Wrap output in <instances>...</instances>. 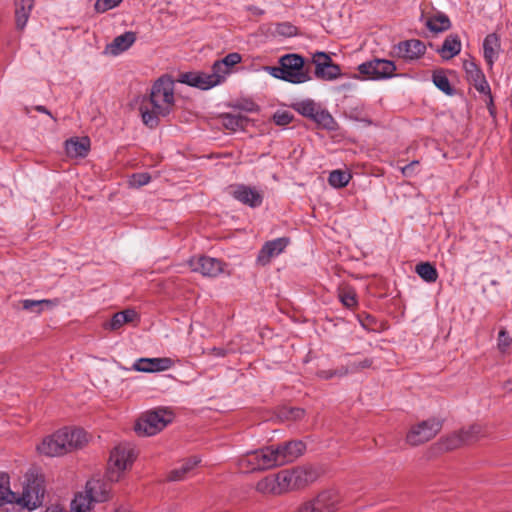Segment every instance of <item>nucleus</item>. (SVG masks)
I'll return each mask as SVG.
<instances>
[{
  "mask_svg": "<svg viewBox=\"0 0 512 512\" xmlns=\"http://www.w3.org/2000/svg\"><path fill=\"white\" fill-rule=\"evenodd\" d=\"M174 82L169 77L159 78L152 86L149 97L144 98L140 105L143 123L155 128L161 117L168 116L174 108Z\"/></svg>",
  "mask_w": 512,
  "mask_h": 512,
  "instance_id": "nucleus-1",
  "label": "nucleus"
},
{
  "mask_svg": "<svg viewBox=\"0 0 512 512\" xmlns=\"http://www.w3.org/2000/svg\"><path fill=\"white\" fill-rule=\"evenodd\" d=\"M87 442L88 435L84 430L65 427L45 437L37 446V450L49 457L62 456L82 448Z\"/></svg>",
  "mask_w": 512,
  "mask_h": 512,
  "instance_id": "nucleus-2",
  "label": "nucleus"
},
{
  "mask_svg": "<svg viewBox=\"0 0 512 512\" xmlns=\"http://www.w3.org/2000/svg\"><path fill=\"white\" fill-rule=\"evenodd\" d=\"M108 498L106 485L98 480L91 479L86 482L82 491L75 494L70 504V512H89L94 503L103 502ZM45 512H67L59 505L48 507Z\"/></svg>",
  "mask_w": 512,
  "mask_h": 512,
  "instance_id": "nucleus-3",
  "label": "nucleus"
},
{
  "mask_svg": "<svg viewBox=\"0 0 512 512\" xmlns=\"http://www.w3.org/2000/svg\"><path fill=\"white\" fill-rule=\"evenodd\" d=\"M279 67H271L272 76L284 81L300 84L310 80L308 72L304 68V59L298 54H287L280 58Z\"/></svg>",
  "mask_w": 512,
  "mask_h": 512,
  "instance_id": "nucleus-4",
  "label": "nucleus"
},
{
  "mask_svg": "<svg viewBox=\"0 0 512 512\" xmlns=\"http://www.w3.org/2000/svg\"><path fill=\"white\" fill-rule=\"evenodd\" d=\"M135 459L134 449L130 444H119L110 453L107 466V479L118 482L124 472L132 467Z\"/></svg>",
  "mask_w": 512,
  "mask_h": 512,
  "instance_id": "nucleus-5",
  "label": "nucleus"
},
{
  "mask_svg": "<svg viewBox=\"0 0 512 512\" xmlns=\"http://www.w3.org/2000/svg\"><path fill=\"white\" fill-rule=\"evenodd\" d=\"M172 421V414L159 409L143 414L135 424V431L139 436H152L164 429Z\"/></svg>",
  "mask_w": 512,
  "mask_h": 512,
  "instance_id": "nucleus-6",
  "label": "nucleus"
},
{
  "mask_svg": "<svg viewBox=\"0 0 512 512\" xmlns=\"http://www.w3.org/2000/svg\"><path fill=\"white\" fill-rule=\"evenodd\" d=\"M45 497V485L43 476L27 475L20 494L21 507L34 510L41 506Z\"/></svg>",
  "mask_w": 512,
  "mask_h": 512,
  "instance_id": "nucleus-7",
  "label": "nucleus"
},
{
  "mask_svg": "<svg viewBox=\"0 0 512 512\" xmlns=\"http://www.w3.org/2000/svg\"><path fill=\"white\" fill-rule=\"evenodd\" d=\"M442 422L431 418L422 421L410 428L406 435V442L411 446H418L433 439L441 430Z\"/></svg>",
  "mask_w": 512,
  "mask_h": 512,
  "instance_id": "nucleus-8",
  "label": "nucleus"
},
{
  "mask_svg": "<svg viewBox=\"0 0 512 512\" xmlns=\"http://www.w3.org/2000/svg\"><path fill=\"white\" fill-rule=\"evenodd\" d=\"M396 69L393 61L379 58L364 62L358 67L360 74L372 80L392 78L396 75Z\"/></svg>",
  "mask_w": 512,
  "mask_h": 512,
  "instance_id": "nucleus-9",
  "label": "nucleus"
},
{
  "mask_svg": "<svg viewBox=\"0 0 512 512\" xmlns=\"http://www.w3.org/2000/svg\"><path fill=\"white\" fill-rule=\"evenodd\" d=\"M181 83L193 86L202 90H208L223 83L222 76L216 70L211 73L206 72H188L180 76Z\"/></svg>",
  "mask_w": 512,
  "mask_h": 512,
  "instance_id": "nucleus-10",
  "label": "nucleus"
},
{
  "mask_svg": "<svg viewBox=\"0 0 512 512\" xmlns=\"http://www.w3.org/2000/svg\"><path fill=\"white\" fill-rule=\"evenodd\" d=\"M188 264L193 272H199L207 277H216L223 272V263L212 257L199 256L191 258Z\"/></svg>",
  "mask_w": 512,
  "mask_h": 512,
  "instance_id": "nucleus-11",
  "label": "nucleus"
},
{
  "mask_svg": "<svg viewBox=\"0 0 512 512\" xmlns=\"http://www.w3.org/2000/svg\"><path fill=\"white\" fill-rule=\"evenodd\" d=\"M230 193L236 200L252 208L259 207L263 202L262 193L255 187L239 184L232 186Z\"/></svg>",
  "mask_w": 512,
  "mask_h": 512,
  "instance_id": "nucleus-12",
  "label": "nucleus"
},
{
  "mask_svg": "<svg viewBox=\"0 0 512 512\" xmlns=\"http://www.w3.org/2000/svg\"><path fill=\"white\" fill-rule=\"evenodd\" d=\"M174 366V360L169 357L159 358H139L132 366V369L138 372L156 373L171 369Z\"/></svg>",
  "mask_w": 512,
  "mask_h": 512,
  "instance_id": "nucleus-13",
  "label": "nucleus"
},
{
  "mask_svg": "<svg viewBox=\"0 0 512 512\" xmlns=\"http://www.w3.org/2000/svg\"><path fill=\"white\" fill-rule=\"evenodd\" d=\"M393 51L397 57L412 61L424 55L426 46L422 41L412 39L398 43L394 46Z\"/></svg>",
  "mask_w": 512,
  "mask_h": 512,
  "instance_id": "nucleus-14",
  "label": "nucleus"
},
{
  "mask_svg": "<svg viewBox=\"0 0 512 512\" xmlns=\"http://www.w3.org/2000/svg\"><path fill=\"white\" fill-rule=\"evenodd\" d=\"M463 68L465 70L467 80L474 86V88L481 94L490 95V86L482 70L475 64V62L465 60Z\"/></svg>",
  "mask_w": 512,
  "mask_h": 512,
  "instance_id": "nucleus-15",
  "label": "nucleus"
},
{
  "mask_svg": "<svg viewBox=\"0 0 512 512\" xmlns=\"http://www.w3.org/2000/svg\"><path fill=\"white\" fill-rule=\"evenodd\" d=\"M275 449L278 455V462L282 466L293 462L301 456L306 449V445L300 440H294L276 445Z\"/></svg>",
  "mask_w": 512,
  "mask_h": 512,
  "instance_id": "nucleus-16",
  "label": "nucleus"
},
{
  "mask_svg": "<svg viewBox=\"0 0 512 512\" xmlns=\"http://www.w3.org/2000/svg\"><path fill=\"white\" fill-rule=\"evenodd\" d=\"M289 244V239L286 237L277 238L266 242L259 251L257 261L262 264H268L272 258L281 254Z\"/></svg>",
  "mask_w": 512,
  "mask_h": 512,
  "instance_id": "nucleus-17",
  "label": "nucleus"
},
{
  "mask_svg": "<svg viewBox=\"0 0 512 512\" xmlns=\"http://www.w3.org/2000/svg\"><path fill=\"white\" fill-rule=\"evenodd\" d=\"M136 41V34L132 31L125 32L113 39L111 43H109L104 53L111 56H118L121 53L128 50Z\"/></svg>",
  "mask_w": 512,
  "mask_h": 512,
  "instance_id": "nucleus-18",
  "label": "nucleus"
},
{
  "mask_svg": "<svg viewBox=\"0 0 512 512\" xmlns=\"http://www.w3.org/2000/svg\"><path fill=\"white\" fill-rule=\"evenodd\" d=\"M339 503V495L334 490L321 492L312 504L319 512H335Z\"/></svg>",
  "mask_w": 512,
  "mask_h": 512,
  "instance_id": "nucleus-19",
  "label": "nucleus"
},
{
  "mask_svg": "<svg viewBox=\"0 0 512 512\" xmlns=\"http://www.w3.org/2000/svg\"><path fill=\"white\" fill-rule=\"evenodd\" d=\"M292 470L296 480L295 483L297 489L304 488L307 485L315 482L320 476L319 470L313 466H300Z\"/></svg>",
  "mask_w": 512,
  "mask_h": 512,
  "instance_id": "nucleus-20",
  "label": "nucleus"
},
{
  "mask_svg": "<svg viewBox=\"0 0 512 512\" xmlns=\"http://www.w3.org/2000/svg\"><path fill=\"white\" fill-rule=\"evenodd\" d=\"M15 22L19 30H23L34 7V0H15Z\"/></svg>",
  "mask_w": 512,
  "mask_h": 512,
  "instance_id": "nucleus-21",
  "label": "nucleus"
},
{
  "mask_svg": "<svg viewBox=\"0 0 512 512\" xmlns=\"http://www.w3.org/2000/svg\"><path fill=\"white\" fill-rule=\"evenodd\" d=\"M65 150L70 157H85L90 150L88 137L71 138L65 142Z\"/></svg>",
  "mask_w": 512,
  "mask_h": 512,
  "instance_id": "nucleus-22",
  "label": "nucleus"
},
{
  "mask_svg": "<svg viewBox=\"0 0 512 512\" xmlns=\"http://www.w3.org/2000/svg\"><path fill=\"white\" fill-rule=\"evenodd\" d=\"M242 56L239 53L233 52L226 55L223 59L217 60L213 64V70H216L222 76L223 82L226 77L231 73L232 68L240 63Z\"/></svg>",
  "mask_w": 512,
  "mask_h": 512,
  "instance_id": "nucleus-23",
  "label": "nucleus"
},
{
  "mask_svg": "<svg viewBox=\"0 0 512 512\" xmlns=\"http://www.w3.org/2000/svg\"><path fill=\"white\" fill-rule=\"evenodd\" d=\"M500 50L499 38L492 33L485 37L483 42V55L487 64L492 67L494 61L498 58Z\"/></svg>",
  "mask_w": 512,
  "mask_h": 512,
  "instance_id": "nucleus-24",
  "label": "nucleus"
},
{
  "mask_svg": "<svg viewBox=\"0 0 512 512\" xmlns=\"http://www.w3.org/2000/svg\"><path fill=\"white\" fill-rule=\"evenodd\" d=\"M136 319H138L137 312L133 309H126L115 313L110 322L104 325V328L110 330H118L124 324L131 323Z\"/></svg>",
  "mask_w": 512,
  "mask_h": 512,
  "instance_id": "nucleus-25",
  "label": "nucleus"
},
{
  "mask_svg": "<svg viewBox=\"0 0 512 512\" xmlns=\"http://www.w3.org/2000/svg\"><path fill=\"white\" fill-rule=\"evenodd\" d=\"M461 51V41L458 35L451 34L444 40L441 49L439 50L442 58L451 59L458 55Z\"/></svg>",
  "mask_w": 512,
  "mask_h": 512,
  "instance_id": "nucleus-26",
  "label": "nucleus"
},
{
  "mask_svg": "<svg viewBox=\"0 0 512 512\" xmlns=\"http://www.w3.org/2000/svg\"><path fill=\"white\" fill-rule=\"evenodd\" d=\"M262 470L281 466L278 462V455L275 446H269L257 450Z\"/></svg>",
  "mask_w": 512,
  "mask_h": 512,
  "instance_id": "nucleus-27",
  "label": "nucleus"
},
{
  "mask_svg": "<svg viewBox=\"0 0 512 512\" xmlns=\"http://www.w3.org/2000/svg\"><path fill=\"white\" fill-rule=\"evenodd\" d=\"M425 25L430 31L434 33H441L447 31L451 27V22L445 14L436 13L426 18Z\"/></svg>",
  "mask_w": 512,
  "mask_h": 512,
  "instance_id": "nucleus-28",
  "label": "nucleus"
},
{
  "mask_svg": "<svg viewBox=\"0 0 512 512\" xmlns=\"http://www.w3.org/2000/svg\"><path fill=\"white\" fill-rule=\"evenodd\" d=\"M200 463V459L198 457H191L186 459L180 467L173 469L169 475L168 479L170 481H181L185 479L186 475L192 471L198 464Z\"/></svg>",
  "mask_w": 512,
  "mask_h": 512,
  "instance_id": "nucleus-29",
  "label": "nucleus"
},
{
  "mask_svg": "<svg viewBox=\"0 0 512 512\" xmlns=\"http://www.w3.org/2000/svg\"><path fill=\"white\" fill-rule=\"evenodd\" d=\"M221 119L223 126L231 131L243 130L249 123L248 118L240 113H227L222 115Z\"/></svg>",
  "mask_w": 512,
  "mask_h": 512,
  "instance_id": "nucleus-30",
  "label": "nucleus"
},
{
  "mask_svg": "<svg viewBox=\"0 0 512 512\" xmlns=\"http://www.w3.org/2000/svg\"><path fill=\"white\" fill-rule=\"evenodd\" d=\"M278 493L283 494L291 490H297L293 470H283L276 474Z\"/></svg>",
  "mask_w": 512,
  "mask_h": 512,
  "instance_id": "nucleus-31",
  "label": "nucleus"
},
{
  "mask_svg": "<svg viewBox=\"0 0 512 512\" xmlns=\"http://www.w3.org/2000/svg\"><path fill=\"white\" fill-rule=\"evenodd\" d=\"M21 305L24 310L40 314L44 309H49L57 305V300L42 299L32 300L24 299L21 300Z\"/></svg>",
  "mask_w": 512,
  "mask_h": 512,
  "instance_id": "nucleus-32",
  "label": "nucleus"
},
{
  "mask_svg": "<svg viewBox=\"0 0 512 512\" xmlns=\"http://www.w3.org/2000/svg\"><path fill=\"white\" fill-rule=\"evenodd\" d=\"M239 465L246 472L262 470L257 450L246 453L239 460Z\"/></svg>",
  "mask_w": 512,
  "mask_h": 512,
  "instance_id": "nucleus-33",
  "label": "nucleus"
},
{
  "mask_svg": "<svg viewBox=\"0 0 512 512\" xmlns=\"http://www.w3.org/2000/svg\"><path fill=\"white\" fill-rule=\"evenodd\" d=\"M256 490L262 494L280 495L278 493L276 474L266 476L258 481L256 484Z\"/></svg>",
  "mask_w": 512,
  "mask_h": 512,
  "instance_id": "nucleus-34",
  "label": "nucleus"
},
{
  "mask_svg": "<svg viewBox=\"0 0 512 512\" xmlns=\"http://www.w3.org/2000/svg\"><path fill=\"white\" fill-rule=\"evenodd\" d=\"M416 273L426 282L433 283L438 278L436 268L429 262H422L416 265Z\"/></svg>",
  "mask_w": 512,
  "mask_h": 512,
  "instance_id": "nucleus-35",
  "label": "nucleus"
},
{
  "mask_svg": "<svg viewBox=\"0 0 512 512\" xmlns=\"http://www.w3.org/2000/svg\"><path fill=\"white\" fill-rule=\"evenodd\" d=\"M312 120L327 130H334L336 126V122L332 115L328 111L320 109V107L315 112Z\"/></svg>",
  "mask_w": 512,
  "mask_h": 512,
  "instance_id": "nucleus-36",
  "label": "nucleus"
},
{
  "mask_svg": "<svg viewBox=\"0 0 512 512\" xmlns=\"http://www.w3.org/2000/svg\"><path fill=\"white\" fill-rule=\"evenodd\" d=\"M315 76L321 80H334L340 76V68L337 64H327L321 68H315Z\"/></svg>",
  "mask_w": 512,
  "mask_h": 512,
  "instance_id": "nucleus-37",
  "label": "nucleus"
},
{
  "mask_svg": "<svg viewBox=\"0 0 512 512\" xmlns=\"http://www.w3.org/2000/svg\"><path fill=\"white\" fill-rule=\"evenodd\" d=\"M351 179V174L342 170H334L330 173L328 182L335 188L345 187Z\"/></svg>",
  "mask_w": 512,
  "mask_h": 512,
  "instance_id": "nucleus-38",
  "label": "nucleus"
},
{
  "mask_svg": "<svg viewBox=\"0 0 512 512\" xmlns=\"http://www.w3.org/2000/svg\"><path fill=\"white\" fill-rule=\"evenodd\" d=\"M460 432L463 434L465 443L470 444L478 440L483 435L484 428L480 424H472L468 428L461 429Z\"/></svg>",
  "mask_w": 512,
  "mask_h": 512,
  "instance_id": "nucleus-39",
  "label": "nucleus"
},
{
  "mask_svg": "<svg viewBox=\"0 0 512 512\" xmlns=\"http://www.w3.org/2000/svg\"><path fill=\"white\" fill-rule=\"evenodd\" d=\"M0 502L6 504H16L21 507L20 494L10 490L9 487L0 483Z\"/></svg>",
  "mask_w": 512,
  "mask_h": 512,
  "instance_id": "nucleus-40",
  "label": "nucleus"
},
{
  "mask_svg": "<svg viewBox=\"0 0 512 512\" xmlns=\"http://www.w3.org/2000/svg\"><path fill=\"white\" fill-rule=\"evenodd\" d=\"M432 80H433V83L435 84V86L439 90L444 92L445 94L451 95L453 93V89L450 85V81L443 72H441V71L434 72L433 76H432Z\"/></svg>",
  "mask_w": 512,
  "mask_h": 512,
  "instance_id": "nucleus-41",
  "label": "nucleus"
},
{
  "mask_svg": "<svg viewBox=\"0 0 512 512\" xmlns=\"http://www.w3.org/2000/svg\"><path fill=\"white\" fill-rule=\"evenodd\" d=\"M463 445H466V443L463 439V434H461L460 431L455 432L442 440V446L445 450H454Z\"/></svg>",
  "mask_w": 512,
  "mask_h": 512,
  "instance_id": "nucleus-42",
  "label": "nucleus"
},
{
  "mask_svg": "<svg viewBox=\"0 0 512 512\" xmlns=\"http://www.w3.org/2000/svg\"><path fill=\"white\" fill-rule=\"evenodd\" d=\"M373 364V360L370 358H365L361 361H353L350 362L346 367H343V371L341 375H347L348 373H356L363 369L370 368Z\"/></svg>",
  "mask_w": 512,
  "mask_h": 512,
  "instance_id": "nucleus-43",
  "label": "nucleus"
},
{
  "mask_svg": "<svg viewBox=\"0 0 512 512\" xmlns=\"http://www.w3.org/2000/svg\"><path fill=\"white\" fill-rule=\"evenodd\" d=\"M319 107L312 100H304L295 105L297 112L305 117L312 119Z\"/></svg>",
  "mask_w": 512,
  "mask_h": 512,
  "instance_id": "nucleus-44",
  "label": "nucleus"
},
{
  "mask_svg": "<svg viewBox=\"0 0 512 512\" xmlns=\"http://www.w3.org/2000/svg\"><path fill=\"white\" fill-rule=\"evenodd\" d=\"M339 299L341 303L347 308H353L357 304L356 293L351 288L342 289L339 292Z\"/></svg>",
  "mask_w": 512,
  "mask_h": 512,
  "instance_id": "nucleus-45",
  "label": "nucleus"
},
{
  "mask_svg": "<svg viewBox=\"0 0 512 512\" xmlns=\"http://www.w3.org/2000/svg\"><path fill=\"white\" fill-rule=\"evenodd\" d=\"M294 115L287 110H278L273 115V120L276 125L286 126L292 122Z\"/></svg>",
  "mask_w": 512,
  "mask_h": 512,
  "instance_id": "nucleus-46",
  "label": "nucleus"
},
{
  "mask_svg": "<svg viewBox=\"0 0 512 512\" xmlns=\"http://www.w3.org/2000/svg\"><path fill=\"white\" fill-rule=\"evenodd\" d=\"M123 0H96L94 9L98 13H104L117 7Z\"/></svg>",
  "mask_w": 512,
  "mask_h": 512,
  "instance_id": "nucleus-47",
  "label": "nucleus"
},
{
  "mask_svg": "<svg viewBox=\"0 0 512 512\" xmlns=\"http://www.w3.org/2000/svg\"><path fill=\"white\" fill-rule=\"evenodd\" d=\"M151 180V176L148 173H135L130 178V185L136 188L147 185Z\"/></svg>",
  "mask_w": 512,
  "mask_h": 512,
  "instance_id": "nucleus-48",
  "label": "nucleus"
},
{
  "mask_svg": "<svg viewBox=\"0 0 512 512\" xmlns=\"http://www.w3.org/2000/svg\"><path fill=\"white\" fill-rule=\"evenodd\" d=\"M313 63L315 64V68H321L327 66V64H332L333 61L330 56L324 52H316L313 55Z\"/></svg>",
  "mask_w": 512,
  "mask_h": 512,
  "instance_id": "nucleus-49",
  "label": "nucleus"
},
{
  "mask_svg": "<svg viewBox=\"0 0 512 512\" xmlns=\"http://www.w3.org/2000/svg\"><path fill=\"white\" fill-rule=\"evenodd\" d=\"M305 411L301 408H286L283 415L288 420H300L304 417Z\"/></svg>",
  "mask_w": 512,
  "mask_h": 512,
  "instance_id": "nucleus-50",
  "label": "nucleus"
},
{
  "mask_svg": "<svg viewBox=\"0 0 512 512\" xmlns=\"http://www.w3.org/2000/svg\"><path fill=\"white\" fill-rule=\"evenodd\" d=\"M512 339L509 337L505 329L500 330L498 335V348L501 352H505L510 346Z\"/></svg>",
  "mask_w": 512,
  "mask_h": 512,
  "instance_id": "nucleus-51",
  "label": "nucleus"
},
{
  "mask_svg": "<svg viewBox=\"0 0 512 512\" xmlns=\"http://www.w3.org/2000/svg\"><path fill=\"white\" fill-rule=\"evenodd\" d=\"M278 33L285 36H292L296 33V28L290 24H280L277 28Z\"/></svg>",
  "mask_w": 512,
  "mask_h": 512,
  "instance_id": "nucleus-52",
  "label": "nucleus"
},
{
  "mask_svg": "<svg viewBox=\"0 0 512 512\" xmlns=\"http://www.w3.org/2000/svg\"><path fill=\"white\" fill-rule=\"evenodd\" d=\"M419 162L418 161H412L411 163L407 164L406 166L401 168V172L404 176H412L415 173V169L418 167Z\"/></svg>",
  "mask_w": 512,
  "mask_h": 512,
  "instance_id": "nucleus-53",
  "label": "nucleus"
},
{
  "mask_svg": "<svg viewBox=\"0 0 512 512\" xmlns=\"http://www.w3.org/2000/svg\"><path fill=\"white\" fill-rule=\"evenodd\" d=\"M343 371V368L340 370H322L319 372V376L323 379H330L334 376H342L341 372Z\"/></svg>",
  "mask_w": 512,
  "mask_h": 512,
  "instance_id": "nucleus-54",
  "label": "nucleus"
},
{
  "mask_svg": "<svg viewBox=\"0 0 512 512\" xmlns=\"http://www.w3.org/2000/svg\"><path fill=\"white\" fill-rule=\"evenodd\" d=\"M297 512H319L316 510L315 506L312 504V502L304 504L302 507L298 509Z\"/></svg>",
  "mask_w": 512,
  "mask_h": 512,
  "instance_id": "nucleus-55",
  "label": "nucleus"
},
{
  "mask_svg": "<svg viewBox=\"0 0 512 512\" xmlns=\"http://www.w3.org/2000/svg\"><path fill=\"white\" fill-rule=\"evenodd\" d=\"M34 109L40 113H44V114H47L48 116H50L52 119H54L56 121V119L53 117V115L51 114V112L43 105H37L34 107Z\"/></svg>",
  "mask_w": 512,
  "mask_h": 512,
  "instance_id": "nucleus-56",
  "label": "nucleus"
},
{
  "mask_svg": "<svg viewBox=\"0 0 512 512\" xmlns=\"http://www.w3.org/2000/svg\"><path fill=\"white\" fill-rule=\"evenodd\" d=\"M503 389L507 392H512V378L503 383Z\"/></svg>",
  "mask_w": 512,
  "mask_h": 512,
  "instance_id": "nucleus-57",
  "label": "nucleus"
},
{
  "mask_svg": "<svg viewBox=\"0 0 512 512\" xmlns=\"http://www.w3.org/2000/svg\"><path fill=\"white\" fill-rule=\"evenodd\" d=\"M212 352L214 355L219 356V357H223L226 354L225 350L222 348H213Z\"/></svg>",
  "mask_w": 512,
  "mask_h": 512,
  "instance_id": "nucleus-58",
  "label": "nucleus"
}]
</instances>
